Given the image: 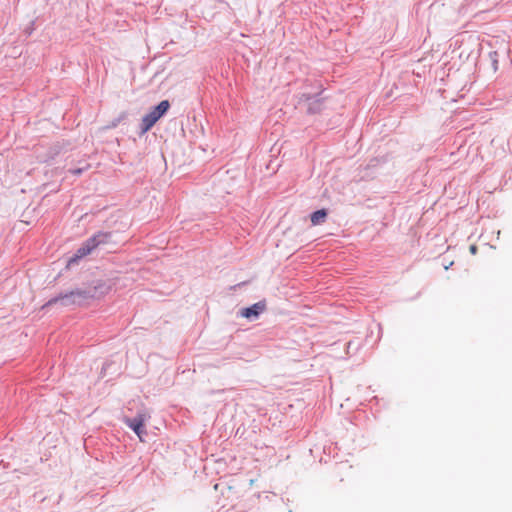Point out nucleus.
<instances>
[{
    "label": "nucleus",
    "mask_w": 512,
    "mask_h": 512,
    "mask_svg": "<svg viewBox=\"0 0 512 512\" xmlns=\"http://www.w3.org/2000/svg\"><path fill=\"white\" fill-rule=\"evenodd\" d=\"M101 286H93L86 288H77L69 292L60 293L59 295L47 301L42 308L60 304L63 307L85 304L88 300L99 297L98 289Z\"/></svg>",
    "instance_id": "f257e3e1"
},
{
    "label": "nucleus",
    "mask_w": 512,
    "mask_h": 512,
    "mask_svg": "<svg viewBox=\"0 0 512 512\" xmlns=\"http://www.w3.org/2000/svg\"><path fill=\"white\" fill-rule=\"evenodd\" d=\"M112 236L110 232H98L92 237L88 238L75 252V254L68 260V267L77 263L79 259L89 255L99 245L107 244Z\"/></svg>",
    "instance_id": "f03ea898"
},
{
    "label": "nucleus",
    "mask_w": 512,
    "mask_h": 512,
    "mask_svg": "<svg viewBox=\"0 0 512 512\" xmlns=\"http://www.w3.org/2000/svg\"><path fill=\"white\" fill-rule=\"evenodd\" d=\"M169 108V101L163 100L149 113L144 115L140 125V135L148 132L154 126V124L168 111Z\"/></svg>",
    "instance_id": "7ed1b4c3"
},
{
    "label": "nucleus",
    "mask_w": 512,
    "mask_h": 512,
    "mask_svg": "<svg viewBox=\"0 0 512 512\" xmlns=\"http://www.w3.org/2000/svg\"><path fill=\"white\" fill-rule=\"evenodd\" d=\"M145 420L146 415L142 413H138L134 418L126 417L124 419V423L136 433L141 441L144 440L143 437L147 434L144 427Z\"/></svg>",
    "instance_id": "20e7f679"
},
{
    "label": "nucleus",
    "mask_w": 512,
    "mask_h": 512,
    "mask_svg": "<svg viewBox=\"0 0 512 512\" xmlns=\"http://www.w3.org/2000/svg\"><path fill=\"white\" fill-rule=\"evenodd\" d=\"M266 309V303L264 301H259L250 307L243 308L241 310V316L247 319H255Z\"/></svg>",
    "instance_id": "39448f33"
},
{
    "label": "nucleus",
    "mask_w": 512,
    "mask_h": 512,
    "mask_svg": "<svg viewBox=\"0 0 512 512\" xmlns=\"http://www.w3.org/2000/svg\"><path fill=\"white\" fill-rule=\"evenodd\" d=\"M301 100L308 102V112L317 113L320 111L322 98L319 95L302 94Z\"/></svg>",
    "instance_id": "423d86ee"
},
{
    "label": "nucleus",
    "mask_w": 512,
    "mask_h": 512,
    "mask_svg": "<svg viewBox=\"0 0 512 512\" xmlns=\"http://www.w3.org/2000/svg\"><path fill=\"white\" fill-rule=\"evenodd\" d=\"M327 216V212L324 209L317 210L311 214V222L314 225H318L324 221Z\"/></svg>",
    "instance_id": "0eeeda50"
},
{
    "label": "nucleus",
    "mask_w": 512,
    "mask_h": 512,
    "mask_svg": "<svg viewBox=\"0 0 512 512\" xmlns=\"http://www.w3.org/2000/svg\"><path fill=\"white\" fill-rule=\"evenodd\" d=\"M127 113L122 112L117 118L113 119L106 128L111 129L117 127L124 119H126Z\"/></svg>",
    "instance_id": "6e6552de"
},
{
    "label": "nucleus",
    "mask_w": 512,
    "mask_h": 512,
    "mask_svg": "<svg viewBox=\"0 0 512 512\" xmlns=\"http://www.w3.org/2000/svg\"><path fill=\"white\" fill-rule=\"evenodd\" d=\"M82 171H83V169H82V168L70 169V170H69V172H70V173H72V174H74V175H79V174H81V173H82Z\"/></svg>",
    "instance_id": "1a4fd4ad"
},
{
    "label": "nucleus",
    "mask_w": 512,
    "mask_h": 512,
    "mask_svg": "<svg viewBox=\"0 0 512 512\" xmlns=\"http://www.w3.org/2000/svg\"><path fill=\"white\" fill-rule=\"evenodd\" d=\"M469 250H470V253L475 255L477 253V246L476 245H471L469 247Z\"/></svg>",
    "instance_id": "9d476101"
},
{
    "label": "nucleus",
    "mask_w": 512,
    "mask_h": 512,
    "mask_svg": "<svg viewBox=\"0 0 512 512\" xmlns=\"http://www.w3.org/2000/svg\"><path fill=\"white\" fill-rule=\"evenodd\" d=\"M493 64H494V69H496V68H497V67H496L497 60H494V61H493Z\"/></svg>",
    "instance_id": "9b49d317"
},
{
    "label": "nucleus",
    "mask_w": 512,
    "mask_h": 512,
    "mask_svg": "<svg viewBox=\"0 0 512 512\" xmlns=\"http://www.w3.org/2000/svg\"><path fill=\"white\" fill-rule=\"evenodd\" d=\"M289 512H293V511L290 510Z\"/></svg>",
    "instance_id": "f8f14e48"
}]
</instances>
